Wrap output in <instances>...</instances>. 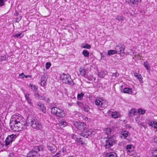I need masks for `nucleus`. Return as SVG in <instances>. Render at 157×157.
Segmentation results:
<instances>
[{
  "label": "nucleus",
  "mask_w": 157,
  "mask_h": 157,
  "mask_svg": "<svg viewBox=\"0 0 157 157\" xmlns=\"http://www.w3.org/2000/svg\"><path fill=\"white\" fill-rule=\"evenodd\" d=\"M114 128V127H112V129L107 128L104 130V132L107 135V136L108 138V140L106 141V144L105 146L106 149L112 146L115 143L113 138V135H111L113 132L112 130H113ZM113 132H114V130H113Z\"/></svg>",
  "instance_id": "obj_1"
},
{
  "label": "nucleus",
  "mask_w": 157,
  "mask_h": 157,
  "mask_svg": "<svg viewBox=\"0 0 157 157\" xmlns=\"http://www.w3.org/2000/svg\"><path fill=\"white\" fill-rule=\"evenodd\" d=\"M29 124L33 128L36 130H42L43 128L41 122L34 117L31 118Z\"/></svg>",
  "instance_id": "obj_2"
},
{
  "label": "nucleus",
  "mask_w": 157,
  "mask_h": 157,
  "mask_svg": "<svg viewBox=\"0 0 157 157\" xmlns=\"http://www.w3.org/2000/svg\"><path fill=\"white\" fill-rule=\"evenodd\" d=\"M95 104L100 110H103L108 106V102L102 98L96 99L95 101Z\"/></svg>",
  "instance_id": "obj_3"
},
{
  "label": "nucleus",
  "mask_w": 157,
  "mask_h": 157,
  "mask_svg": "<svg viewBox=\"0 0 157 157\" xmlns=\"http://www.w3.org/2000/svg\"><path fill=\"white\" fill-rule=\"evenodd\" d=\"M51 111L52 114L60 118H63L65 115V113L63 109L56 107L52 108Z\"/></svg>",
  "instance_id": "obj_4"
},
{
  "label": "nucleus",
  "mask_w": 157,
  "mask_h": 157,
  "mask_svg": "<svg viewBox=\"0 0 157 157\" xmlns=\"http://www.w3.org/2000/svg\"><path fill=\"white\" fill-rule=\"evenodd\" d=\"M26 123L22 120L12 125V129L16 131H21L25 128Z\"/></svg>",
  "instance_id": "obj_5"
},
{
  "label": "nucleus",
  "mask_w": 157,
  "mask_h": 157,
  "mask_svg": "<svg viewBox=\"0 0 157 157\" xmlns=\"http://www.w3.org/2000/svg\"><path fill=\"white\" fill-rule=\"evenodd\" d=\"M23 120V117L20 114H16L13 115L10 119V125L11 128H12V125L13 124L16 123L18 122H20Z\"/></svg>",
  "instance_id": "obj_6"
},
{
  "label": "nucleus",
  "mask_w": 157,
  "mask_h": 157,
  "mask_svg": "<svg viewBox=\"0 0 157 157\" xmlns=\"http://www.w3.org/2000/svg\"><path fill=\"white\" fill-rule=\"evenodd\" d=\"M60 78L63 83L72 85L74 84L71 76L69 74H63L61 75Z\"/></svg>",
  "instance_id": "obj_7"
},
{
  "label": "nucleus",
  "mask_w": 157,
  "mask_h": 157,
  "mask_svg": "<svg viewBox=\"0 0 157 157\" xmlns=\"http://www.w3.org/2000/svg\"><path fill=\"white\" fill-rule=\"evenodd\" d=\"M40 151V148L39 147H35L33 150L27 154V157H39L40 154L38 152Z\"/></svg>",
  "instance_id": "obj_8"
},
{
  "label": "nucleus",
  "mask_w": 157,
  "mask_h": 157,
  "mask_svg": "<svg viewBox=\"0 0 157 157\" xmlns=\"http://www.w3.org/2000/svg\"><path fill=\"white\" fill-rule=\"evenodd\" d=\"M17 137V135L13 134L10 135H9L5 140L6 147H7L8 145H10L12 142L15 140Z\"/></svg>",
  "instance_id": "obj_9"
},
{
  "label": "nucleus",
  "mask_w": 157,
  "mask_h": 157,
  "mask_svg": "<svg viewBox=\"0 0 157 157\" xmlns=\"http://www.w3.org/2000/svg\"><path fill=\"white\" fill-rule=\"evenodd\" d=\"M75 126L78 130L82 132L87 127V125L84 122L77 123L75 124Z\"/></svg>",
  "instance_id": "obj_10"
},
{
  "label": "nucleus",
  "mask_w": 157,
  "mask_h": 157,
  "mask_svg": "<svg viewBox=\"0 0 157 157\" xmlns=\"http://www.w3.org/2000/svg\"><path fill=\"white\" fill-rule=\"evenodd\" d=\"M92 133V131L91 129H87V128L85 129L81 134V135L84 137L87 138L91 135Z\"/></svg>",
  "instance_id": "obj_11"
},
{
  "label": "nucleus",
  "mask_w": 157,
  "mask_h": 157,
  "mask_svg": "<svg viewBox=\"0 0 157 157\" xmlns=\"http://www.w3.org/2000/svg\"><path fill=\"white\" fill-rule=\"evenodd\" d=\"M115 49L116 51H117V53L118 54L124 53L125 48L124 47L117 45L116 46Z\"/></svg>",
  "instance_id": "obj_12"
},
{
  "label": "nucleus",
  "mask_w": 157,
  "mask_h": 157,
  "mask_svg": "<svg viewBox=\"0 0 157 157\" xmlns=\"http://www.w3.org/2000/svg\"><path fill=\"white\" fill-rule=\"evenodd\" d=\"M36 107L40 109L43 113H45L46 108L43 104L40 103H37L36 104Z\"/></svg>",
  "instance_id": "obj_13"
},
{
  "label": "nucleus",
  "mask_w": 157,
  "mask_h": 157,
  "mask_svg": "<svg viewBox=\"0 0 157 157\" xmlns=\"http://www.w3.org/2000/svg\"><path fill=\"white\" fill-rule=\"evenodd\" d=\"M79 71L80 74L84 77L87 78L89 79L91 78V77L88 78L87 75L86 74V70L84 68H80Z\"/></svg>",
  "instance_id": "obj_14"
},
{
  "label": "nucleus",
  "mask_w": 157,
  "mask_h": 157,
  "mask_svg": "<svg viewBox=\"0 0 157 157\" xmlns=\"http://www.w3.org/2000/svg\"><path fill=\"white\" fill-rule=\"evenodd\" d=\"M129 116L131 117L134 116H140L138 112L135 109H132L129 111Z\"/></svg>",
  "instance_id": "obj_15"
},
{
  "label": "nucleus",
  "mask_w": 157,
  "mask_h": 157,
  "mask_svg": "<svg viewBox=\"0 0 157 157\" xmlns=\"http://www.w3.org/2000/svg\"><path fill=\"white\" fill-rule=\"evenodd\" d=\"M127 153L129 154L131 152H133L134 150V146L132 144L128 145L126 147Z\"/></svg>",
  "instance_id": "obj_16"
},
{
  "label": "nucleus",
  "mask_w": 157,
  "mask_h": 157,
  "mask_svg": "<svg viewBox=\"0 0 157 157\" xmlns=\"http://www.w3.org/2000/svg\"><path fill=\"white\" fill-rule=\"evenodd\" d=\"M24 94L25 96V99L27 100L28 103L30 105H32L33 103L31 101V100L30 99V98L29 97L30 94H29L25 93V92H24Z\"/></svg>",
  "instance_id": "obj_17"
},
{
  "label": "nucleus",
  "mask_w": 157,
  "mask_h": 157,
  "mask_svg": "<svg viewBox=\"0 0 157 157\" xmlns=\"http://www.w3.org/2000/svg\"><path fill=\"white\" fill-rule=\"evenodd\" d=\"M123 92L129 94H132L133 92L132 91V89L131 88L128 87H126L124 88L123 91Z\"/></svg>",
  "instance_id": "obj_18"
},
{
  "label": "nucleus",
  "mask_w": 157,
  "mask_h": 157,
  "mask_svg": "<svg viewBox=\"0 0 157 157\" xmlns=\"http://www.w3.org/2000/svg\"><path fill=\"white\" fill-rule=\"evenodd\" d=\"M148 124L150 126H151L154 129L157 128V122L155 121H151L148 123Z\"/></svg>",
  "instance_id": "obj_19"
},
{
  "label": "nucleus",
  "mask_w": 157,
  "mask_h": 157,
  "mask_svg": "<svg viewBox=\"0 0 157 157\" xmlns=\"http://www.w3.org/2000/svg\"><path fill=\"white\" fill-rule=\"evenodd\" d=\"M128 132L126 131H124L121 132L120 137L121 139H125L128 136Z\"/></svg>",
  "instance_id": "obj_20"
},
{
  "label": "nucleus",
  "mask_w": 157,
  "mask_h": 157,
  "mask_svg": "<svg viewBox=\"0 0 157 157\" xmlns=\"http://www.w3.org/2000/svg\"><path fill=\"white\" fill-rule=\"evenodd\" d=\"M106 157H117V154L114 152L106 153L105 155Z\"/></svg>",
  "instance_id": "obj_21"
},
{
  "label": "nucleus",
  "mask_w": 157,
  "mask_h": 157,
  "mask_svg": "<svg viewBox=\"0 0 157 157\" xmlns=\"http://www.w3.org/2000/svg\"><path fill=\"white\" fill-rule=\"evenodd\" d=\"M107 71H103L98 72L99 77L101 78H104L107 74Z\"/></svg>",
  "instance_id": "obj_22"
},
{
  "label": "nucleus",
  "mask_w": 157,
  "mask_h": 157,
  "mask_svg": "<svg viewBox=\"0 0 157 157\" xmlns=\"http://www.w3.org/2000/svg\"><path fill=\"white\" fill-rule=\"evenodd\" d=\"M67 123L63 120L61 121L59 123V125L61 128L64 127L67 125Z\"/></svg>",
  "instance_id": "obj_23"
},
{
  "label": "nucleus",
  "mask_w": 157,
  "mask_h": 157,
  "mask_svg": "<svg viewBox=\"0 0 157 157\" xmlns=\"http://www.w3.org/2000/svg\"><path fill=\"white\" fill-rule=\"evenodd\" d=\"M121 114L118 112L115 111L113 112L112 113V116L113 118H117L120 117Z\"/></svg>",
  "instance_id": "obj_24"
},
{
  "label": "nucleus",
  "mask_w": 157,
  "mask_h": 157,
  "mask_svg": "<svg viewBox=\"0 0 157 157\" xmlns=\"http://www.w3.org/2000/svg\"><path fill=\"white\" fill-rule=\"evenodd\" d=\"M134 75L135 77H136L139 80L141 83L143 82L142 77L140 74L137 73H135L134 74Z\"/></svg>",
  "instance_id": "obj_25"
},
{
  "label": "nucleus",
  "mask_w": 157,
  "mask_h": 157,
  "mask_svg": "<svg viewBox=\"0 0 157 157\" xmlns=\"http://www.w3.org/2000/svg\"><path fill=\"white\" fill-rule=\"evenodd\" d=\"M129 2L134 5H137L140 3L142 0H128Z\"/></svg>",
  "instance_id": "obj_26"
},
{
  "label": "nucleus",
  "mask_w": 157,
  "mask_h": 157,
  "mask_svg": "<svg viewBox=\"0 0 157 157\" xmlns=\"http://www.w3.org/2000/svg\"><path fill=\"white\" fill-rule=\"evenodd\" d=\"M23 32H18L15 33L13 36L15 37H21L23 36Z\"/></svg>",
  "instance_id": "obj_27"
},
{
  "label": "nucleus",
  "mask_w": 157,
  "mask_h": 157,
  "mask_svg": "<svg viewBox=\"0 0 157 157\" xmlns=\"http://www.w3.org/2000/svg\"><path fill=\"white\" fill-rule=\"evenodd\" d=\"M29 86L31 87V89L32 90H33V92L34 93L36 92H37L38 89L35 85H33L31 84H30Z\"/></svg>",
  "instance_id": "obj_28"
},
{
  "label": "nucleus",
  "mask_w": 157,
  "mask_h": 157,
  "mask_svg": "<svg viewBox=\"0 0 157 157\" xmlns=\"http://www.w3.org/2000/svg\"><path fill=\"white\" fill-rule=\"evenodd\" d=\"M76 141L80 144H86L85 142L83 140L82 138H78Z\"/></svg>",
  "instance_id": "obj_29"
},
{
  "label": "nucleus",
  "mask_w": 157,
  "mask_h": 157,
  "mask_svg": "<svg viewBox=\"0 0 157 157\" xmlns=\"http://www.w3.org/2000/svg\"><path fill=\"white\" fill-rule=\"evenodd\" d=\"M82 54L85 57H88L89 56V51L86 50H84L83 51Z\"/></svg>",
  "instance_id": "obj_30"
},
{
  "label": "nucleus",
  "mask_w": 157,
  "mask_h": 157,
  "mask_svg": "<svg viewBox=\"0 0 157 157\" xmlns=\"http://www.w3.org/2000/svg\"><path fill=\"white\" fill-rule=\"evenodd\" d=\"M144 65L147 70L150 71V68L149 63L147 62H144Z\"/></svg>",
  "instance_id": "obj_31"
},
{
  "label": "nucleus",
  "mask_w": 157,
  "mask_h": 157,
  "mask_svg": "<svg viewBox=\"0 0 157 157\" xmlns=\"http://www.w3.org/2000/svg\"><path fill=\"white\" fill-rule=\"evenodd\" d=\"M117 53V51L116 50H110L108 51V55L109 56L113 55Z\"/></svg>",
  "instance_id": "obj_32"
},
{
  "label": "nucleus",
  "mask_w": 157,
  "mask_h": 157,
  "mask_svg": "<svg viewBox=\"0 0 157 157\" xmlns=\"http://www.w3.org/2000/svg\"><path fill=\"white\" fill-rule=\"evenodd\" d=\"M81 47L83 48L87 49H90L91 48V46L86 43L82 44Z\"/></svg>",
  "instance_id": "obj_33"
},
{
  "label": "nucleus",
  "mask_w": 157,
  "mask_h": 157,
  "mask_svg": "<svg viewBox=\"0 0 157 157\" xmlns=\"http://www.w3.org/2000/svg\"><path fill=\"white\" fill-rule=\"evenodd\" d=\"M146 112V110L144 109H142L141 108L139 109H138V113L141 115L144 114Z\"/></svg>",
  "instance_id": "obj_34"
},
{
  "label": "nucleus",
  "mask_w": 157,
  "mask_h": 157,
  "mask_svg": "<svg viewBox=\"0 0 157 157\" xmlns=\"http://www.w3.org/2000/svg\"><path fill=\"white\" fill-rule=\"evenodd\" d=\"M48 149L49 150L52 152H54L56 151L55 147L54 146H49Z\"/></svg>",
  "instance_id": "obj_35"
},
{
  "label": "nucleus",
  "mask_w": 157,
  "mask_h": 157,
  "mask_svg": "<svg viewBox=\"0 0 157 157\" xmlns=\"http://www.w3.org/2000/svg\"><path fill=\"white\" fill-rule=\"evenodd\" d=\"M84 96V94L83 92L81 93L80 94H78L77 95V98L78 100H82Z\"/></svg>",
  "instance_id": "obj_36"
},
{
  "label": "nucleus",
  "mask_w": 157,
  "mask_h": 157,
  "mask_svg": "<svg viewBox=\"0 0 157 157\" xmlns=\"http://www.w3.org/2000/svg\"><path fill=\"white\" fill-rule=\"evenodd\" d=\"M152 155L155 157H157V148L154 149L151 151Z\"/></svg>",
  "instance_id": "obj_37"
},
{
  "label": "nucleus",
  "mask_w": 157,
  "mask_h": 157,
  "mask_svg": "<svg viewBox=\"0 0 157 157\" xmlns=\"http://www.w3.org/2000/svg\"><path fill=\"white\" fill-rule=\"evenodd\" d=\"M34 96L35 98L36 99H40V95L38 93V92L34 93Z\"/></svg>",
  "instance_id": "obj_38"
},
{
  "label": "nucleus",
  "mask_w": 157,
  "mask_h": 157,
  "mask_svg": "<svg viewBox=\"0 0 157 157\" xmlns=\"http://www.w3.org/2000/svg\"><path fill=\"white\" fill-rule=\"evenodd\" d=\"M140 117V116H137L135 117V120L136 122L139 125H140V120L139 119V118Z\"/></svg>",
  "instance_id": "obj_39"
},
{
  "label": "nucleus",
  "mask_w": 157,
  "mask_h": 157,
  "mask_svg": "<svg viewBox=\"0 0 157 157\" xmlns=\"http://www.w3.org/2000/svg\"><path fill=\"white\" fill-rule=\"evenodd\" d=\"M51 65V63L50 62H47L45 64V67L47 69H48L50 68Z\"/></svg>",
  "instance_id": "obj_40"
},
{
  "label": "nucleus",
  "mask_w": 157,
  "mask_h": 157,
  "mask_svg": "<svg viewBox=\"0 0 157 157\" xmlns=\"http://www.w3.org/2000/svg\"><path fill=\"white\" fill-rule=\"evenodd\" d=\"M90 109V108L87 105L84 106V110L87 112H88L89 111Z\"/></svg>",
  "instance_id": "obj_41"
},
{
  "label": "nucleus",
  "mask_w": 157,
  "mask_h": 157,
  "mask_svg": "<svg viewBox=\"0 0 157 157\" xmlns=\"http://www.w3.org/2000/svg\"><path fill=\"white\" fill-rule=\"evenodd\" d=\"M119 75V74L117 72L116 73H113L112 77L113 78V77L117 78L118 76Z\"/></svg>",
  "instance_id": "obj_42"
},
{
  "label": "nucleus",
  "mask_w": 157,
  "mask_h": 157,
  "mask_svg": "<svg viewBox=\"0 0 157 157\" xmlns=\"http://www.w3.org/2000/svg\"><path fill=\"white\" fill-rule=\"evenodd\" d=\"M71 138L72 139H74L76 141H77L78 139L77 137H76V135L74 134H72L71 135Z\"/></svg>",
  "instance_id": "obj_43"
},
{
  "label": "nucleus",
  "mask_w": 157,
  "mask_h": 157,
  "mask_svg": "<svg viewBox=\"0 0 157 157\" xmlns=\"http://www.w3.org/2000/svg\"><path fill=\"white\" fill-rule=\"evenodd\" d=\"M41 81H47V80L46 77L44 75L41 77Z\"/></svg>",
  "instance_id": "obj_44"
},
{
  "label": "nucleus",
  "mask_w": 157,
  "mask_h": 157,
  "mask_svg": "<svg viewBox=\"0 0 157 157\" xmlns=\"http://www.w3.org/2000/svg\"><path fill=\"white\" fill-rule=\"evenodd\" d=\"M5 1V0H0V6L4 5Z\"/></svg>",
  "instance_id": "obj_45"
},
{
  "label": "nucleus",
  "mask_w": 157,
  "mask_h": 157,
  "mask_svg": "<svg viewBox=\"0 0 157 157\" xmlns=\"http://www.w3.org/2000/svg\"><path fill=\"white\" fill-rule=\"evenodd\" d=\"M46 81H41L40 85L41 86H44L46 83Z\"/></svg>",
  "instance_id": "obj_46"
},
{
  "label": "nucleus",
  "mask_w": 157,
  "mask_h": 157,
  "mask_svg": "<svg viewBox=\"0 0 157 157\" xmlns=\"http://www.w3.org/2000/svg\"><path fill=\"white\" fill-rule=\"evenodd\" d=\"M28 77H29L30 78H31L32 77V75H23V76L22 77V78H28Z\"/></svg>",
  "instance_id": "obj_47"
},
{
  "label": "nucleus",
  "mask_w": 157,
  "mask_h": 157,
  "mask_svg": "<svg viewBox=\"0 0 157 157\" xmlns=\"http://www.w3.org/2000/svg\"><path fill=\"white\" fill-rule=\"evenodd\" d=\"M62 151L63 153H65L66 152V150L65 147H63L62 149Z\"/></svg>",
  "instance_id": "obj_48"
},
{
  "label": "nucleus",
  "mask_w": 157,
  "mask_h": 157,
  "mask_svg": "<svg viewBox=\"0 0 157 157\" xmlns=\"http://www.w3.org/2000/svg\"><path fill=\"white\" fill-rule=\"evenodd\" d=\"M116 19L117 20H119V21H121V20L123 21V18L121 17H117L116 18Z\"/></svg>",
  "instance_id": "obj_49"
},
{
  "label": "nucleus",
  "mask_w": 157,
  "mask_h": 157,
  "mask_svg": "<svg viewBox=\"0 0 157 157\" xmlns=\"http://www.w3.org/2000/svg\"><path fill=\"white\" fill-rule=\"evenodd\" d=\"M77 104L80 107H82L83 105V104L81 102H78Z\"/></svg>",
  "instance_id": "obj_50"
},
{
  "label": "nucleus",
  "mask_w": 157,
  "mask_h": 157,
  "mask_svg": "<svg viewBox=\"0 0 157 157\" xmlns=\"http://www.w3.org/2000/svg\"><path fill=\"white\" fill-rule=\"evenodd\" d=\"M45 98V96L44 95H41L40 96V99L43 100Z\"/></svg>",
  "instance_id": "obj_51"
},
{
  "label": "nucleus",
  "mask_w": 157,
  "mask_h": 157,
  "mask_svg": "<svg viewBox=\"0 0 157 157\" xmlns=\"http://www.w3.org/2000/svg\"><path fill=\"white\" fill-rule=\"evenodd\" d=\"M23 75H24L23 73H22L19 75V76L21 78H22V77L23 76Z\"/></svg>",
  "instance_id": "obj_52"
},
{
  "label": "nucleus",
  "mask_w": 157,
  "mask_h": 157,
  "mask_svg": "<svg viewBox=\"0 0 157 157\" xmlns=\"http://www.w3.org/2000/svg\"><path fill=\"white\" fill-rule=\"evenodd\" d=\"M133 157H139V156H133Z\"/></svg>",
  "instance_id": "obj_53"
}]
</instances>
